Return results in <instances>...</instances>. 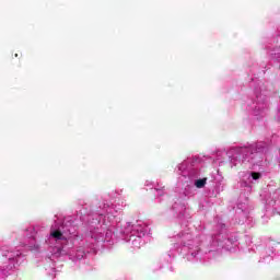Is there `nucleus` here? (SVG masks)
I'll use <instances>...</instances> for the list:
<instances>
[{
  "mask_svg": "<svg viewBox=\"0 0 280 280\" xmlns=\"http://www.w3.org/2000/svg\"><path fill=\"white\" fill-rule=\"evenodd\" d=\"M205 185H207V177L197 179L195 182V187H197V189H202V187H205Z\"/></svg>",
  "mask_w": 280,
  "mask_h": 280,
  "instance_id": "1",
  "label": "nucleus"
},
{
  "mask_svg": "<svg viewBox=\"0 0 280 280\" xmlns=\"http://www.w3.org/2000/svg\"><path fill=\"white\" fill-rule=\"evenodd\" d=\"M51 237L55 240H62V232L60 230H56L50 233Z\"/></svg>",
  "mask_w": 280,
  "mask_h": 280,
  "instance_id": "2",
  "label": "nucleus"
},
{
  "mask_svg": "<svg viewBox=\"0 0 280 280\" xmlns=\"http://www.w3.org/2000/svg\"><path fill=\"white\" fill-rule=\"evenodd\" d=\"M252 177L254 180H259V178L261 177V174L259 173H252Z\"/></svg>",
  "mask_w": 280,
  "mask_h": 280,
  "instance_id": "3",
  "label": "nucleus"
},
{
  "mask_svg": "<svg viewBox=\"0 0 280 280\" xmlns=\"http://www.w3.org/2000/svg\"><path fill=\"white\" fill-rule=\"evenodd\" d=\"M15 58H19V54H15Z\"/></svg>",
  "mask_w": 280,
  "mask_h": 280,
  "instance_id": "4",
  "label": "nucleus"
}]
</instances>
